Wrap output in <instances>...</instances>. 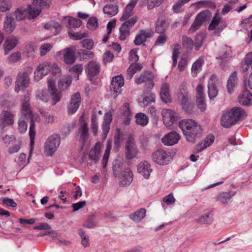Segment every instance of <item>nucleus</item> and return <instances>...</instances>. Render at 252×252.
Listing matches in <instances>:
<instances>
[{
    "label": "nucleus",
    "instance_id": "obj_1",
    "mask_svg": "<svg viewBox=\"0 0 252 252\" xmlns=\"http://www.w3.org/2000/svg\"><path fill=\"white\" fill-rule=\"evenodd\" d=\"M179 126L188 142H195L200 137L202 132L201 126L192 119L182 120L179 122Z\"/></svg>",
    "mask_w": 252,
    "mask_h": 252
},
{
    "label": "nucleus",
    "instance_id": "obj_2",
    "mask_svg": "<svg viewBox=\"0 0 252 252\" xmlns=\"http://www.w3.org/2000/svg\"><path fill=\"white\" fill-rule=\"evenodd\" d=\"M61 142L60 136L57 134H54L46 140L44 147L45 155L48 156H52L57 150Z\"/></svg>",
    "mask_w": 252,
    "mask_h": 252
},
{
    "label": "nucleus",
    "instance_id": "obj_3",
    "mask_svg": "<svg viewBox=\"0 0 252 252\" xmlns=\"http://www.w3.org/2000/svg\"><path fill=\"white\" fill-rule=\"evenodd\" d=\"M210 11L208 10H203L199 13L189 30V32L192 33L198 30L204 23L211 17Z\"/></svg>",
    "mask_w": 252,
    "mask_h": 252
},
{
    "label": "nucleus",
    "instance_id": "obj_4",
    "mask_svg": "<svg viewBox=\"0 0 252 252\" xmlns=\"http://www.w3.org/2000/svg\"><path fill=\"white\" fill-rule=\"evenodd\" d=\"M138 152V150L134 139L132 137H129L126 143V158L129 160L137 158Z\"/></svg>",
    "mask_w": 252,
    "mask_h": 252
},
{
    "label": "nucleus",
    "instance_id": "obj_5",
    "mask_svg": "<svg viewBox=\"0 0 252 252\" xmlns=\"http://www.w3.org/2000/svg\"><path fill=\"white\" fill-rule=\"evenodd\" d=\"M232 52L230 47L223 46L219 52V56L216 58L220 61V65L222 68H224L231 58Z\"/></svg>",
    "mask_w": 252,
    "mask_h": 252
},
{
    "label": "nucleus",
    "instance_id": "obj_6",
    "mask_svg": "<svg viewBox=\"0 0 252 252\" xmlns=\"http://www.w3.org/2000/svg\"><path fill=\"white\" fill-rule=\"evenodd\" d=\"M48 91L52 96V105H55L62 98L61 92L58 91L55 87V78L53 76L48 80Z\"/></svg>",
    "mask_w": 252,
    "mask_h": 252
},
{
    "label": "nucleus",
    "instance_id": "obj_7",
    "mask_svg": "<svg viewBox=\"0 0 252 252\" xmlns=\"http://www.w3.org/2000/svg\"><path fill=\"white\" fill-rule=\"evenodd\" d=\"M78 133L80 134V140L84 144L89 138V128L83 116H81L79 120Z\"/></svg>",
    "mask_w": 252,
    "mask_h": 252
},
{
    "label": "nucleus",
    "instance_id": "obj_8",
    "mask_svg": "<svg viewBox=\"0 0 252 252\" xmlns=\"http://www.w3.org/2000/svg\"><path fill=\"white\" fill-rule=\"evenodd\" d=\"M152 158L154 162L159 165L167 164L170 160V156L162 149H159L154 152Z\"/></svg>",
    "mask_w": 252,
    "mask_h": 252
},
{
    "label": "nucleus",
    "instance_id": "obj_9",
    "mask_svg": "<svg viewBox=\"0 0 252 252\" xmlns=\"http://www.w3.org/2000/svg\"><path fill=\"white\" fill-rule=\"evenodd\" d=\"M135 81L137 84L145 83L146 87L148 89H151L154 86L153 74L149 71H145L141 74L139 77L136 76Z\"/></svg>",
    "mask_w": 252,
    "mask_h": 252
},
{
    "label": "nucleus",
    "instance_id": "obj_10",
    "mask_svg": "<svg viewBox=\"0 0 252 252\" xmlns=\"http://www.w3.org/2000/svg\"><path fill=\"white\" fill-rule=\"evenodd\" d=\"M81 103V95L77 92L72 95L70 104L67 107L68 113L70 115L74 114L78 109Z\"/></svg>",
    "mask_w": 252,
    "mask_h": 252
},
{
    "label": "nucleus",
    "instance_id": "obj_11",
    "mask_svg": "<svg viewBox=\"0 0 252 252\" xmlns=\"http://www.w3.org/2000/svg\"><path fill=\"white\" fill-rule=\"evenodd\" d=\"M204 96L203 86L201 84L198 85L196 88V103L198 108L200 109L201 111H204L206 109Z\"/></svg>",
    "mask_w": 252,
    "mask_h": 252
},
{
    "label": "nucleus",
    "instance_id": "obj_12",
    "mask_svg": "<svg viewBox=\"0 0 252 252\" xmlns=\"http://www.w3.org/2000/svg\"><path fill=\"white\" fill-rule=\"evenodd\" d=\"M13 115L7 111H3L0 114V127L3 129L6 126L14 124Z\"/></svg>",
    "mask_w": 252,
    "mask_h": 252
},
{
    "label": "nucleus",
    "instance_id": "obj_13",
    "mask_svg": "<svg viewBox=\"0 0 252 252\" xmlns=\"http://www.w3.org/2000/svg\"><path fill=\"white\" fill-rule=\"evenodd\" d=\"M162 115L163 123L167 126L172 125L177 120V114L170 109H167L162 111Z\"/></svg>",
    "mask_w": 252,
    "mask_h": 252
},
{
    "label": "nucleus",
    "instance_id": "obj_14",
    "mask_svg": "<svg viewBox=\"0 0 252 252\" xmlns=\"http://www.w3.org/2000/svg\"><path fill=\"white\" fill-rule=\"evenodd\" d=\"M29 81V77L26 73L19 74L15 83V91L19 93L21 90H23V88L27 87L28 86Z\"/></svg>",
    "mask_w": 252,
    "mask_h": 252
},
{
    "label": "nucleus",
    "instance_id": "obj_15",
    "mask_svg": "<svg viewBox=\"0 0 252 252\" xmlns=\"http://www.w3.org/2000/svg\"><path fill=\"white\" fill-rule=\"evenodd\" d=\"M180 139V135L177 132L172 131L166 134L162 138V142L164 145L172 146L176 144Z\"/></svg>",
    "mask_w": 252,
    "mask_h": 252
},
{
    "label": "nucleus",
    "instance_id": "obj_16",
    "mask_svg": "<svg viewBox=\"0 0 252 252\" xmlns=\"http://www.w3.org/2000/svg\"><path fill=\"white\" fill-rule=\"evenodd\" d=\"M100 70L99 64L93 61L90 62L88 63L87 67L86 69L90 80H92L94 76L98 75Z\"/></svg>",
    "mask_w": 252,
    "mask_h": 252
},
{
    "label": "nucleus",
    "instance_id": "obj_17",
    "mask_svg": "<svg viewBox=\"0 0 252 252\" xmlns=\"http://www.w3.org/2000/svg\"><path fill=\"white\" fill-rule=\"evenodd\" d=\"M19 38L11 35L8 37L3 44L4 50L5 54L12 50L18 44Z\"/></svg>",
    "mask_w": 252,
    "mask_h": 252
},
{
    "label": "nucleus",
    "instance_id": "obj_18",
    "mask_svg": "<svg viewBox=\"0 0 252 252\" xmlns=\"http://www.w3.org/2000/svg\"><path fill=\"white\" fill-rule=\"evenodd\" d=\"M137 171L144 178L148 179L149 178L150 174L153 170L151 167L150 164L147 161H144L141 162L138 164Z\"/></svg>",
    "mask_w": 252,
    "mask_h": 252
},
{
    "label": "nucleus",
    "instance_id": "obj_19",
    "mask_svg": "<svg viewBox=\"0 0 252 252\" xmlns=\"http://www.w3.org/2000/svg\"><path fill=\"white\" fill-rule=\"evenodd\" d=\"M101 149V144L98 142L90 151L89 158L93 161L94 163H97L99 160Z\"/></svg>",
    "mask_w": 252,
    "mask_h": 252
},
{
    "label": "nucleus",
    "instance_id": "obj_20",
    "mask_svg": "<svg viewBox=\"0 0 252 252\" xmlns=\"http://www.w3.org/2000/svg\"><path fill=\"white\" fill-rule=\"evenodd\" d=\"M152 33L151 32H146L145 30H141L139 33L136 36L134 40L135 45L139 46L142 45H145L144 43L146 41L147 38L152 37Z\"/></svg>",
    "mask_w": 252,
    "mask_h": 252
},
{
    "label": "nucleus",
    "instance_id": "obj_21",
    "mask_svg": "<svg viewBox=\"0 0 252 252\" xmlns=\"http://www.w3.org/2000/svg\"><path fill=\"white\" fill-rule=\"evenodd\" d=\"M239 102L242 105L250 106L252 105V94L246 89L238 96Z\"/></svg>",
    "mask_w": 252,
    "mask_h": 252
},
{
    "label": "nucleus",
    "instance_id": "obj_22",
    "mask_svg": "<svg viewBox=\"0 0 252 252\" xmlns=\"http://www.w3.org/2000/svg\"><path fill=\"white\" fill-rule=\"evenodd\" d=\"M237 123L235 119L230 111L224 114L221 118V124L222 126L229 128Z\"/></svg>",
    "mask_w": 252,
    "mask_h": 252
},
{
    "label": "nucleus",
    "instance_id": "obj_23",
    "mask_svg": "<svg viewBox=\"0 0 252 252\" xmlns=\"http://www.w3.org/2000/svg\"><path fill=\"white\" fill-rule=\"evenodd\" d=\"M120 184L122 186H126L130 184L133 180L132 172L126 168L122 173Z\"/></svg>",
    "mask_w": 252,
    "mask_h": 252
},
{
    "label": "nucleus",
    "instance_id": "obj_24",
    "mask_svg": "<svg viewBox=\"0 0 252 252\" xmlns=\"http://www.w3.org/2000/svg\"><path fill=\"white\" fill-rule=\"evenodd\" d=\"M30 96L28 94L24 95L22 103V113L26 118H31L32 113L29 104Z\"/></svg>",
    "mask_w": 252,
    "mask_h": 252
},
{
    "label": "nucleus",
    "instance_id": "obj_25",
    "mask_svg": "<svg viewBox=\"0 0 252 252\" xmlns=\"http://www.w3.org/2000/svg\"><path fill=\"white\" fill-rule=\"evenodd\" d=\"M63 60L67 64H73L75 60V51L72 48H66L63 51Z\"/></svg>",
    "mask_w": 252,
    "mask_h": 252
},
{
    "label": "nucleus",
    "instance_id": "obj_26",
    "mask_svg": "<svg viewBox=\"0 0 252 252\" xmlns=\"http://www.w3.org/2000/svg\"><path fill=\"white\" fill-rule=\"evenodd\" d=\"M231 114L235 119L236 122L245 119L247 114L245 111L241 107H235L231 109L230 111Z\"/></svg>",
    "mask_w": 252,
    "mask_h": 252
},
{
    "label": "nucleus",
    "instance_id": "obj_27",
    "mask_svg": "<svg viewBox=\"0 0 252 252\" xmlns=\"http://www.w3.org/2000/svg\"><path fill=\"white\" fill-rule=\"evenodd\" d=\"M214 139L215 137L213 135L204 138L196 146L197 152L199 153L210 146L214 142Z\"/></svg>",
    "mask_w": 252,
    "mask_h": 252
},
{
    "label": "nucleus",
    "instance_id": "obj_28",
    "mask_svg": "<svg viewBox=\"0 0 252 252\" xmlns=\"http://www.w3.org/2000/svg\"><path fill=\"white\" fill-rule=\"evenodd\" d=\"M118 7L116 4H106L103 7V11L108 17H112L118 13Z\"/></svg>",
    "mask_w": 252,
    "mask_h": 252
},
{
    "label": "nucleus",
    "instance_id": "obj_29",
    "mask_svg": "<svg viewBox=\"0 0 252 252\" xmlns=\"http://www.w3.org/2000/svg\"><path fill=\"white\" fill-rule=\"evenodd\" d=\"M142 65L138 63H132L129 67L127 68L126 71V78L131 79L134 74L138 71H140L142 69Z\"/></svg>",
    "mask_w": 252,
    "mask_h": 252
},
{
    "label": "nucleus",
    "instance_id": "obj_30",
    "mask_svg": "<svg viewBox=\"0 0 252 252\" xmlns=\"http://www.w3.org/2000/svg\"><path fill=\"white\" fill-rule=\"evenodd\" d=\"M181 105L183 109L188 114H190L192 112V104L189 101V97L187 95L182 94L181 99Z\"/></svg>",
    "mask_w": 252,
    "mask_h": 252
},
{
    "label": "nucleus",
    "instance_id": "obj_31",
    "mask_svg": "<svg viewBox=\"0 0 252 252\" xmlns=\"http://www.w3.org/2000/svg\"><path fill=\"white\" fill-rule=\"evenodd\" d=\"M160 96L162 101L165 103L170 101L169 86L167 83H163L161 87Z\"/></svg>",
    "mask_w": 252,
    "mask_h": 252
},
{
    "label": "nucleus",
    "instance_id": "obj_32",
    "mask_svg": "<svg viewBox=\"0 0 252 252\" xmlns=\"http://www.w3.org/2000/svg\"><path fill=\"white\" fill-rule=\"evenodd\" d=\"M236 192L230 191L228 192H222L217 197V201H220L223 204L227 203L232 197L235 194Z\"/></svg>",
    "mask_w": 252,
    "mask_h": 252
},
{
    "label": "nucleus",
    "instance_id": "obj_33",
    "mask_svg": "<svg viewBox=\"0 0 252 252\" xmlns=\"http://www.w3.org/2000/svg\"><path fill=\"white\" fill-rule=\"evenodd\" d=\"M169 24L163 19H158L155 25V31L157 33L163 34L168 27Z\"/></svg>",
    "mask_w": 252,
    "mask_h": 252
},
{
    "label": "nucleus",
    "instance_id": "obj_34",
    "mask_svg": "<svg viewBox=\"0 0 252 252\" xmlns=\"http://www.w3.org/2000/svg\"><path fill=\"white\" fill-rule=\"evenodd\" d=\"M237 82V73L236 71L233 72L230 75L227 83V91L231 93Z\"/></svg>",
    "mask_w": 252,
    "mask_h": 252
},
{
    "label": "nucleus",
    "instance_id": "obj_35",
    "mask_svg": "<svg viewBox=\"0 0 252 252\" xmlns=\"http://www.w3.org/2000/svg\"><path fill=\"white\" fill-rule=\"evenodd\" d=\"M146 211L144 208H141L129 216V218L133 221L139 222L145 216Z\"/></svg>",
    "mask_w": 252,
    "mask_h": 252
},
{
    "label": "nucleus",
    "instance_id": "obj_36",
    "mask_svg": "<svg viewBox=\"0 0 252 252\" xmlns=\"http://www.w3.org/2000/svg\"><path fill=\"white\" fill-rule=\"evenodd\" d=\"M4 27L8 33L12 32L15 28V24L13 18L8 15L6 16L4 22Z\"/></svg>",
    "mask_w": 252,
    "mask_h": 252
},
{
    "label": "nucleus",
    "instance_id": "obj_37",
    "mask_svg": "<svg viewBox=\"0 0 252 252\" xmlns=\"http://www.w3.org/2000/svg\"><path fill=\"white\" fill-rule=\"evenodd\" d=\"M71 82L72 80L70 77L64 76L59 81L58 83V88L61 91H64L69 87Z\"/></svg>",
    "mask_w": 252,
    "mask_h": 252
},
{
    "label": "nucleus",
    "instance_id": "obj_38",
    "mask_svg": "<svg viewBox=\"0 0 252 252\" xmlns=\"http://www.w3.org/2000/svg\"><path fill=\"white\" fill-rule=\"evenodd\" d=\"M136 123L142 126H146L149 122V118L143 113H139L135 115Z\"/></svg>",
    "mask_w": 252,
    "mask_h": 252
},
{
    "label": "nucleus",
    "instance_id": "obj_39",
    "mask_svg": "<svg viewBox=\"0 0 252 252\" xmlns=\"http://www.w3.org/2000/svg\"><path fill=\"white\" fill-rule=\"evenodd\" d=\"M203 62V59L199 58L192 64L191 73L193 76H196L197 74L201 70Z\"/></svg>",
    "mask_w": 252,
    "mask_h": 252
},
{
    "label": "nucleus",
    "instance_id": "obj_40",
    "mask_svg": "<svg viewBox=\"0 0 252 252\" xmlns=\"http://www.w3.org/2000/svg\"><path fill=\"white\" fill-rule=\"evenodd\" d=\"M67 23L66 24V27L70 29L79 28L82 23L81 20L71 17H68L67 18Z\"/></svg>",
    "mask_w": 252,
    "mask_h": 252
},
{
    "label": "nucleus",
    "instance_id": "obj_41",
    "mask_svg": "<svg viewBox=\"0 0 252 252\" xmlns=\"http://www.w3.org/2000/svg\"><path fill=\"white\" fill-rule=\"evenodd\" d=\"M76 53L81 60L92 59L94 55L93 52L82 49L78 50Z\"/></svg>",
    "mask_w": 252,
    "mask_h": 252
},
{
    "label": "nucleus",
    "instance_id": "obj_42",
    "mask_svg": "<svg viewBox=\"0 0 252 252\" xmlns=\"http://www.w3.org/2000/svg\"><path fill=\"white\" fill-rule=\"evenodd\" d=\"M208 95L210 99L216 97L218 94V90L215 84L209 82L208 86Z\"/></svg>",
    "mask_w": 252,
    "mask_h": 252
},
{
    "label": "nucleus",
    "instance_id": "obj_43",
    "mask_svg": "<svg viewBox=\"0 0 252 252\" xmlns=\"http://www.w3.org/2000/svg\"><path fill=\"white\" fill-rule=\"evenodd\" d=\"M94 218L95 216L94 215L89 216L83 224V226L90 229L95 227L97 226V222L94 221Z\"/></svg>",
    "mask_w": 252,
    "mask_h": 252
},
{
    "label": "nucleus",
    "instance_id": "obj_44",
    "mask_svg": "<svg viewBox=\"0 0 252 252\" xmlns=\"http://www.w3.org/2000/svg\"><path fill=\"white\" fill-rule=\"evenodd\" d=\"M122 87L119 86L118 84L111 83L110 86V90L111 93V95L114 98H116L118 94H120L122 92Z\"/></svg>",
    "mask_w": 252,
    "mask_h": 252
},
{
    "label": "nucleus",
    "instance_id": "obj_45",
    "mask_svg": "<svg viewBox=\"0 0 252 252\" xmlns=\"http://www.w3.org/2000/svg\"><path fill=\"white\" fill-rule=\"evenodd\" d=\"M138 18L136 17H132L130 19L125 20V22L123 23L121 26L123 28H126L127 30H130L137 22Z\"/></svg>",
    "mask_w": 252,
    "mask_h": 252
},
{
    "label": "nucleus",
    "instance_id": "obj_46",
    "mask_svg": "<svg viewBox=\"0 0 252 252\" xmlns=\"http://www.w3.org/2000/svg\"><path fill=\"white\" fill-rule=\"evenodd\" d=\"M61 69L57 63H50V72L53 76H60L61 74Z\"/></svg>",
    "mask_w": 252,
    "mask_h": 252
},
{
    "label": "nucleus",
    "instance_id": "obj_47",
    "mask_svg": "<svg viewBox=\"0 0 252 252\" xmlns=\"http://www.w3.org/2000/svg\"><path fill=\"white\" fill-rule=\"evenodd\" d=\"M205 38V36L202 33L197 34L196 36L194 46L196 51H198L202 45L203 41Z\"/></svg>",
    "mask_w": 252,
    "mask_h": 252
},
{
    "label": "nucleus",
    "instance_id": "obj_48",
    "mask_svg": "<svg viewBox=\"0 0 252 252\" xmlns=\"http://www.w3.org/2000/svg\"><path fill=\"white\" fill-rule=\"evenodd\" d=\"M91 128L94 134L96 135L98 130V123L95 114H93L92 116Z\"/></svg>",
    "mask_w": 252,
    "mask_h": 252
},
{
    "label": "nucleus",
    "instance_id": "obj_49",
    "mask_svg": "<svg viewBox=\"0 0 252 252\" xmlns=\"http://www.w3.org/2000/svg\"><path fill=\"white\" fill-rule=\"evenodd\" d=\"M29 19H33L35 18L41 12V10L32 7L31 5L28 7Z\"/></svg>",
    "mask_w": 252,
    "mask_h": 252
},
{
    "label": "nucleus",
    "instance_id": "obj_50",
    "mask_svg": "<svg viewBox=\"0 0 252 252\" xmlns=\"http://www.w3.org/2000/svg\"><path fill=\"white\" fill-rule=\"evenodd\" d=\"M220 18L218 16V13H216L213 19L209 25L208 29L209 30H216L217 27H218L219 23L220 22Z\"/></svg>",
    "mask_w": 252,
    "mask_h": 252
},
{
    "label": "nucleus",
    "instance_id": "obj_51",
    "mask_svg": "<svg viewBox=\"0 0 252 252\" xmlns=\"http://www.w3.org/2000/svg\"><path fill=\"white\" fill-rule=\"evenodd\" d=\"M87 27L90 30H95L98 27V20L95 17L90 18L87 24Z\"/></svg>",
    "mask_w": 252,
    "mask_h": 252
},
{
    "label": "nucleus",
    "instance_id": "obj_52",
    "mask_svg": "<svg viewBox=\"0 0 252 252\" xmlns=\"http://www.w3.org/2000/svg\"><path fill=\"white\" fill-rule=\"evenodd\" d=\"M11 7V2L9 0H0V12H6Z\"/></svg>",
    "mask_w": 252,
    "mask_h": 252
},
{
    "label": "nucleus",
    "instance_id": "obj_53",
    "mask_svg": "<svg viewBox=\"0 0 252 252\" xmlns=\"http://www.w3.org/2000/svg\"><path fill=\"white\" fill-rule=\"evenodd\" d=\"M79 235L81 238V244L85 248L90 245L89 242V237L86 235L85 232L80 229L79 230Z\"/></svg>",
    "mask_w": 252,
    "mask_h": 252
},
{
    "label": "nucleus",
    "instance_id": "obj_54",
    "mask_svg": "<svg viewBox=\"0 0 252 252\" xmlns=\"http://www.w3.org/2000/svg\"><path fill=\"white\" fill-rule=\"evenodd\" d=\"M121 112L123 117H132L128 103L125 102L123 104L121 109Z\"/></svg>",
    "mask_w": 252,
    "mask_h": 252
},
{
    "label": "nucleus",
    "instance_id": "obj_55",
    "mask_svg": "<svg viewBox=\"0 0 252 252\" xmlns=\"http://www.w3.org/2000/svg\"><path fill=\"white\" fill-rule=\"evenodd\" d=\"M183 45L184 48L191 49L193 47V42L190 37L183 36L182 37Z\"/></svg>",
    "mask_w": 252,
    "mask_h": 252
},
{
    "label": "nucleus",
    "instance_id": "obj_56",
    "mask_svg": "<svg viewBox=\"0 0 252 252\" xmlns=\"http://www.w3.org/2000/svg\"><path fill=\"white\" fill-rule=\"evenodd\" d=\"M210 212L207 213L205 215L201 216L198 220V222L201 224H210L213 221L212 217H210Z\"/></svg>",
    "mask_w": 252,
    "mask_h": 252
},
{
    "label": "nucleus",
    "instance_id": "obj_57",
    "mask_svg": "<svg viewBox=\"0 0 252 252\" xmlns=\"http://www.w3.org/2000/svg\"><path fill=\"white\" fill-rule=\"evenodd\" d=\"M53 46L50 43H45L42 45L40 48V55L43 56L49 52L52 48Z\"/></svg>",
    "mask_w": 252,
    "mask_h": 252
},
{
    "label": "nucleus",
    "instance_id": "obj_58",
    "mask_svg": "<svg viewBox=\"0 0 252 252\" xmlns=\"http://www.w3.org/2000/svg\"><path fill=\"white\" fill-rule=\"evenodd\" d=\"M190 0H179L172 7V9L175 13H178L181 7Z\"/></svg>",
    "mask_w": 252,
    "mask_h": 252
},
{
    "label": "nucleus",
    "instance_id": "obj_59",
    "mask_svg": "<svg viewBox=\"0 0 252 252\" xmlns=\"http://www.w3.org/2000/svg\"><path fill=\"white\" fill-rule=\"evenodd\" d=\"M82 47L88 50H91L93 48L94 42L92 40L89 39H84L80 42Z\"/></svg>",
    "mask_w": 252,
    "mask_h": 252
},
{
    "label": "nucleus",
    "instance_id": "obj_60",
    "mask_svg": "<svg viewBox=\"0 0 252 252\" xmlns=\"http://www.w3.org/2000/svg\"><path fill=\"white\" fill-rule=\"evenodd\" d=\"M39 65H43V67L42 68H40L41 71V74L42 77L46 75L49 72H50V63L48 62H44Z\"/></svg>",
    "mask_w": 252,
    "mask_h": 252
},
{
    "label": "nucleus",
    "instance_id": "obj_61",
    "mask_svg": "<svg viewBox=\"0 0 252 252\" xmlns=\"http://www.w3.org/2000/svg\"><path fill=\"white\" fill-rule=\"evenodd\" d=\"M120 36L119 38L121 40H125L130 34V31L126 28H123L121 26L120 28Z\"/></svg>",
    "mask_w": 252,
    "mask_h": 252
},
{
    "label": "nucleus",
    "instance_id": "obj_62",
    "mask_svg": "<svg viewBox=\"0 0 252 252\" xmlns=\"http://www.w3.org/2000/svg\"><path fill=\"white\" fill-rule=\"evenodd\" d=\"M133 9H131L130 7L126 6L125 12L123 13V16L120 18L121 21H125L126 20L129 19V18L132 16V11Z\"/></svg>",
    "mask_w": 252,
    "mask_h": 252
},
{
    "label": "nucleus",
    "instance_id": "obj_63",
    "mask_svg": "<svg viewBox=\"0 0 252 252\" xmlns=\"http://www.w3.org/2000/svg\"><path fill=\"white\" fill-rule=\"evenodd\" d=\"M32 4L33 5H39L43 8H48L49 6V0H34Z\"/></svg>",
    "mask_w": 252,
    "mask_h": 252
},
{
    "label": "nucleus",
    "instance_id": "obj_64",
    "mask_svg": "<svg viewBox=\"0 0 252 252\" xmlns=\"http://www.w3.org/2000/svg\"><path fill=\"white\" fill-rule=\"evenodd\" d=\"M156 96L153 94H150L148 95H146L143 99V103L145 105H148L151 102H154L155 101Z\"/></svg>",
    "mask_w": 252,
    "mask_h": 252
}]
</instances>
